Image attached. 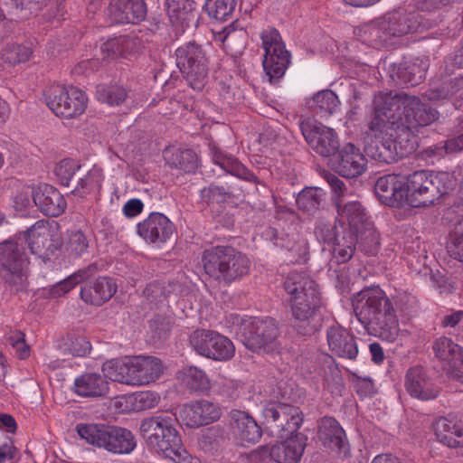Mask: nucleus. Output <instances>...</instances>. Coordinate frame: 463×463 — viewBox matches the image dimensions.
I'll use <instances>...</instances> for the list:
<instances>
[{"mask_svg": "<svg viewBox=\"0 0 463 463\" xmlns=\"http://www.w3.org/2000/svg\"><path fill=\"white\" fill-rule=\"evenodd\" d=\"M335 208L341 221L347 222L346 228L355 230L370 223L365 208L359 201H345V198L335 200Z\"/></svg>", "mask_w": 463, "mask_h": 463, "instance_id": "obj_34", "label": "nucleus"}, {"mask_svg": "<svg viewBox=\"0 0 463 463\" xmlns=\"http://www.w3.org/2000/svg\"><path fill=\"white\" fill-rule=\"evenodd\" d=\"M326 195L321 188L306 187L298 194L296 203L298 210L314 215L325 208Z\"/></svg>", "mask_w": 463, "mask_h": 463, "instance_id": "obj_43", "label": "nucleus"}, {"mask_svg": "<svg viewBox=\"0 0 463 463\" xmlns=\"http://www.w3.org/2000/svg\"><path fill=\"white\" fill-rule=\"evenodd\" d=\"M202 262L205 273L225 286L240 280L250 268L247 256L232 246L219 245L204 250Z\"/></svg>", "mask_w": 463, "mask_h": 463, "instance_id": "obj_6", "label": "nucleus"}, {"mask_svg": "<svg viewBox=\"0 0 463 463\" xmlns=\"http://www.w3.org/2000/svg\"><path fill=\"white\" fill-rule=\"evenodd\" d=\"M450 153L447 151L446 142L444 145H433L424 148L420 152V156L423 159H433V158H440L443 157L446 154Z\"/></svg>", "mask_w": 463, "mask_h": 463, "instance_id": "obj_62", "label": "nucleus"}, {"mask_svg": "<svg viewBox=\"0 0 463 463\" xmlns=\"http://www.w3.org/2000/svg\"><path fill=\"white\" fill-rule=\"evenodd\" d=\"M213 161L226 173L245 181L260 184L258 177L247 169L237 158L224 154L215 146H211Z\"/></svg>", "mask_w": 463, "mask_h": 463, "instance_id": "obj_39", "label": "nucleus"}, {"mask_svg": "<svg viewBox=\"0 0 463 463\" xmlns=\"http://www.w3.org/2000/svg\"><path fill=\"white\" fill-rule=\"evenodd\" d=\"M105 375L85 373L74 381L73 391L82 397H102L109 392V383Z\"/></svg>", "mask_w": 463, "mask_h": 463, "instance_id": "obj_36", "label": "nucleus"}, {"mask_svg": "<svg viewBox=\"0 0 463 463\" xmlns=\"http://www.w3.org/2000/svg\"><path fill=\"white\" fill-rule=\"evenodd\" d=\"M234 196L231 187H224L211 184L208 187L201 190V198L208 205L213 203H223L227 199Z\"/></svg>", "mask_w": 463, "mask_h": 463, "instance_id": "obj_53", "label": "nucleus"}, {"mask_svg": "<svg viewBox=\"0 0 463 463\" xmlns=\"http://www.w3.org/2000/svg\"><path fill=\"white\" fill-rule=\"evenodd\" d=\"M166 6L169 13L174 15L187 14L195 10L194 0H166Z\"/></svg>", "mask_w": 463, "mask_h": 463, "instance_id": "obj_58", "label": "nucleus"}, {"mask_svg": "<svg viewBox=\"0 0 463 463\" xmlns=\"http://www.w3.org/2000/svg\"><path fill=\"white\" fill-rule=\"evenodd\" d=\"M237 0H205V10L216 20L226 21L234 12Z\"/></svg>", "mask_w": 463, "mask_h": 463, "instance_id": "obj_50", "label": "nucleus"}, {"mask_svg": "<svg viewBox=\"0 0 463 463\" xmlns=\"http://www.w3.org/2000/svg\"><path fill=\"white\" fill-rule=\"evenodd\" d=\"M25 260L21 233L0 242V273L6 282L17 285L22 281Z\"/></svg>", "mask_w": 463, "mask_h": 463, "instance_id": "obj_17", "label": "nucleus"}, {"mask_svg": "<svg viewBox=\"0 0 463 463\" xmlns=\"http://www.w3.org/2000/svg\"><path fill=\"white\" fill-rule=\"evenodd\" d=\"M403 178L404 205L413 208L434 204L455 186V180L448 172L420 170Z\"/></svg>", "mask_w": 463, "mask_h": 463, "instance_id": "obj_5", "label": "nucleus"}, {"mask_svg": "<svg viewBox=\"0 0 463 463\" xmlns=\"http://www.w3.org/2000/svg\"><path fill=\"white\" fill-rule=\"evenodd\" d=\"M97 271V264H90L53 285L50 289V295L52 298L61 297L78 284L84 283L80 289L81 299L88 304L101 306L116 293L117 285L113 279L109 277L90 279Z\"/></svg>", "mask_w": 463, "mask_h": 463, "instance_id": "obj_7", "label": "nucleus"}, {"mask_svg": "<svg viewBox=\"0 0 463 463\" xmlns=\"http://www.w3.org/2000/svg\"><path fill=\"white\" fill-rule=\"evenodd\" d=\"M136 361L134 357L125 360L113 359L102 365L104 375L113 382L128 385H137Z\"/></svg>", "mask_w": 463, "mask_h": 463, "instance_id": "obj_35", "label": "nucleus"}, {"mask_svg": "<svg viewBox=\"0 0 463 463\" xmlns=\"http://www.w3.org/2000/svg\"><path fill=\"white\" fill-rule=\"evenodd\" d=\"M109 9L111 17L118 24H137L147 14L145 0H111Z\"/></svg>", "mask_w": 463, "mask_h": 463, "instance_id": "obj_30", "label": "nucleus"}, {"mask_svg": "<svg viewBox=\"0 0 463 463\" xmlns=\"http://www.w3.org/2000/svg\"><path fill=\"white\" fill-rule=\"evenodd\" d=\"M357 232L355 230L348 229L342 223L340 231L333 242V258L337 263H345L354 256L357 245Z\"/></svg>", "mask_w": 463, "mask_h": 463, "instance_id": "obj_37", "label": "nucleus"}, {"mask_svg": "<svg viewBox=\"0 0 463 463\" xmlns=\"http://www.w3.org/2000/svg\"><path fill=\"white\" fill-rule=\"evenodd\" d=\"M136 401L142 403L141 409H148L156 406L159 401V396L151 392H141L136 396Z\"/></svg>", "mask_w": 463, "mask_h": 463, "instance_id": "obj_63", "label": "nucleus"}, {"mask_svg": "<svg viewBox=\"0 0 463 463\" xmlns=\"http://www.w3.org/2000/svg\"><path fill=\"white\" fill-rule=\"evenodd\" d=\"M170 292L164 283L154 281L146 287L144 295L152 303H161L167 299Z\"/></svg>", "mask_w": 463, "mask_h": 463, "instance_id": "obj_55", "label": "nucleus"}, {"mask_svg": "<svg viewBox=\"0 0 463 463\" xmlns=\"http://www.w3.org/2000/svg\"><path fill=\"white\" fill-rule=\"evenodd\" d=\"M227 439L224 428L215 425L202 430L198 438V446L205 454L213 456L222 449Z\"/></svg>", "mask_w": 463, "mask_h": 463, "instance_id": "obj_42", "label": "nucleus"}, {"mask_svg": "<svg viewBox=\"0 0 463 463\" xmlns=\"http://www.w3.org/2000/svg\"><path fill=\"white\" fill-rule=\"evenodd\" d=\"M324 179L329 184L334 194L332 200L334 205L335 206V200L337 198H344L345 196V193L346 191L345 184L337 175L331 172H325Z\"/></svg>", "mask_w": 463, "mask_h": 463, "instance_id": "obj_59", "label": "nucleus"}, {"mask_svg": "<svg viewBox=\"0 0 463 463\" xmlns=\"http://www.w3.org/2000/svg\"><path fill=\"white\" fill-rule=\"evenodd\" d=\"M285 438V440L273 445L274 461L298 463L304 453L307 437L301 432H297Z\"/></svg>", "mask_w": 463, "mask_h": 463, "instance_id": "obj_32", "label": "nucleus"}, {"mask_svg": "<svg viewBox=\"0 0 463 463\" xmlns=\"http://www.w3.org/2000/svg\"><path fill=\"white\" fill-rule=\"evenodd\" d=\"M183 381L189 390L205 392L210 389V381L203 370L189 366L183 370Z\"/></svg>", "mask_w": 463, "mask_h": 463, "instance_id": "obj_49", "label": "nucleus"}, {"mask_svg": "<svg viewBox=\"0 0 463 463\" xmlns=\"http://www.w3.org/2000/svg\"><path fill=\"white\" fill-rule=\"evenodd\" d=\"M283 286L291 296L289 302L294 319L293 327L301 335H313L317 329L314 322L315 315L321 307L317 284L304 273L291 272Z\"/></svg>", "mask_w": 463, "mask_h": 463, "instance_id": "obj_4", "label": "nucleus"}, {"mask_svg": "<svg viewBox=\"0 0 463 463\" xmlns=\"http://www.w3.org/2000/svg\"><path fill=\"white\" fill-rule=\"evenodd\" d=\"M373 104L364 152L380 163L392 164L414 153L420 128L439 118L436 109L405 92H380Z\"/></svg>", "mask_w": 463, "mask_h": 463, "instance_id": "obj_1", "label": "nucleus"}, {"mask_svg": "<svg viewBox=\"0 0 463 463\" xmlns=\"http://www.w3.org/2000/svg\"><path fill=\"white\" fill-rule=\"evenodd\" d=\"M354 312L366 332L387 342L399 335V322L392 300L378 286L366 287L352 298Z\"/></svg>", "mask_w": 463, "mask_h": 463, "instance_id": "obj_2", "label": "nucleus"}, {"mask_svg": "<svg viewBox=\"0 0 463 463\" xmlns=\"http://www.w3.org/2000/svg\"><path fill=\"white\" fill-rule=\"evenodd\" d=\"M190 344L198 354L214 361L230 360L235 352L232 342L213 330L194 331L190 336Z\"/></svg>", "mask_w": 463, "mask_h": 463, "instance_id": "obj_15", "label": "nucleus"}, {"mask_svg": "<svg viewBox=\"0 0 463 463\" xmlns=\"http://www.w3.org/2000/svg\"><path fill=\"white\" fill-rule=\"evenodd\" d=\"M241 343L253 352L263 350L265 353H279L280 345L277 340L279 328L271 317L250 318L240 326Z\"/></svg>", "mask_w": 463, "mask_h": 463, "instance_id": "obj_9", "label": "nucleus"}, {"mask_svg": "<svg viewBox=\"0 0 463 463\" xmlns=\"http://www.w3.org/2000/svg\"><path fill=\"white\" fill-rule=\"evenodd\" d=\"M438 440L449 448H463V422L453 417H440L434 423Z\"/></svg>", "mask_w": 463, "mask_h": 463, "instance_id": "obj_33", "label": "nucleus"}, {"mask_svg": "<svg viewBox=\"0 0 463 463\" xmlns=\"http://www.w3.org/2000/svg\"><path fill=\"white\" fill-rule=\"evenodd\" d=\"M89 243L86 236L81 231L71 232L68 242V250L78 257L82 255L88 249Z\"/></svg>", "mask_w": 463, "mask_h": 463, "instance_id": "obj_56", "label": "nucleus"}, {"mask_svg": "<svg viewBox=\"0 0 463 463\" xmlns=\"http://www.w3.org/2000/svg\"><path fill=\"white\" fill-rule=\"evenodd\" d=\"M402 175H385L381 176L375 185L374 193L379 200L391 207L404 206V180Z\"/></svg>", "mask_w": 463, "mask_h": 463, "instance_id": "obj_27", "label": "nucleus"}, {"mask_svg": "<svg viewBox=\"0 0 463 463\" xmlns=\"http://www.w3.org/2000/svg\"><path fill=\"white\" fill-rule=\"evenodd\" d=\"M264 49L263 69L269 81L280 79L291 61V54L286 49L279 32L275 28L265 30L261 33Z\"/></svg>", "mask_w": 463, "mask_h": 463, "instance_id": "obj_12", "label": "nucleus"}, {"mask_svg": "<svg viewBox=\"0 0 463 463\" xmlns=\"http://www.w3.org/2000/svg\"><path fill=\"white\" fill-rule=\"evenodd\" d=\"M262 415L268 428L281 438L297 433L304 420L298 407L279 402L266 404Z\"/></svg>", "mask_w": 463, "mask_h": 463, "instance_id": "obj_13", "label": "nucleus"}, {"mask_svg": "<svg viewBox=\"0 0 463 463\" xmlns=\"http://www.w3.org/2000/svg\"><path fill=\"white\" fill-rule=\"evenodd\" d=\"M143 206L141 200L134 198L124 204L123 213L127 217H135L142 212Z\"/></svg>", "mask_w": 463, "mask_h": 463, "instance_id": "obj_64", "label": "nucleus"}, {"mask_svg": "<svg viewBox=\"0 0 463 463\" xmlns=\"http://www.w3.org/2000/svg\"><path fill=\"white\" fill-rule=\"evenodd\" d=\"M298 126L310 148L321 156L331 159L340 146L335 129L310 118L300 119Z\"/></svg>", "mask_w": 463, "mask_h": 463, "instance_id": "obj_16", "label": "nucleus"}, {"mask_svg": "<svg viewBox=\"0 0 463 463\" xmlns=\"http://www.w3.org/2000/svg\"><path fill=\"white\" fill-rule=\"evenodd\" d=\"M404 384L406 391L411 397L421 401L436 399L440 391L432 383L426 370L420 365L411 367L407 371Z\"/></svg>", "mask_w": 463, "mask_h": 463, "instance_id": "obj_26", "label": "nucleus"}, {"mask_svg": "<svg viewBox=\"0 0 463 463\" xmlns=\"http://www.w3.org/2000/svg\"><path fill=\"white\" fill-rule=\"evenodd\" d=\"M33 199L39 210L46 216L57 217L64 213L67 203L54 186L40 184L33 194Z\"/></svg>", "mask_w": 463, "mask_h": 463, "instance_id": "obj_29", "label": "nucleus"}, {"mask_svg": "<svg viewBox=\"0 0 463 463\" xmlns=\"http://www.w3.org/2000/svg\"><path fill=\"white\" fill-rule=\"evenodd\" d=\"M166 165L185 174L195 172L198 166L196 153L190 148L167 147L164 150Z\"/></svg>", "mask_w": 463, "mask_h": 463, "instance_id": "obj_38", "label": "nucleus"}, {"mask_svg": "<svg viewBox=\"0 0 463 463\" xmlns=\"http://www.w3.org/2000/svg\"><path fill=\"white\" fill-rule=\"evenodd\" d=\"M326 340L333 355L352 361L356 359L359 353L358 338L349 330L332 326L326 330Z\"/></svg>", "mask_w": 463, "mask_h": 463, "instance_id": "obj_24", "label": "nucleus"}, {"mask_svg": "<svg viewBox=\"0 0 463 463\" xmlns=\"http://www.w3.org/2000/svg\"><path fill=\"white\" fill-rule=\"evenodd\" d=\"M90 350V343L84 336L71 339L69 345V351L73 356H85Z\"/></svg>", "mask_w": 463, "mask_h": 463, "instance_id": "obj_60", "label": "nucleus"}, {"mask_svg": "<svg viewBox=\"0 0 463 463\" xmlns=\"http://www.w3.org/2000/svg\"><path fill=\"white\" fill-rule=\"evenodd\" d=\"M339 231L340 227L338 228L335 223L319 220L316 223L314 233L320 242L333 244Z\"/></svg>", "mask_w": 463, "mask_h": 463, "instance_id": "obj_54", "label": "nucleus"}, {"mask_svg": "<svg viewBox=\"0 0 463 463\" xmlns=\"http://www.w3.org/2000/svg\"><path fill=\"white\" fill-rule=\"evenodd\" d=\"M359 35L364 43L376 49L387 47L392 43V38L382 16L364 24Z\"/></svg>", "mask_w": 463, "mask_h": 463, "instance_id": "obj_40", "label": "nucleus"}, {"mask_svg": "<svg viewBox=\"0 0 463 463\" xmlns=\"http://www.w3.org/2000/svg\"><path fill=\"white\" fill-rule=\"evenodd\" d=\"M267 240L280 249L287 251L286 260L291 263L305 262L309 254L307 241L295 230L286 232L279 231L276 228L269 227L264 232Z\"/></svg>", "mask_w": 463, "mask_h": 463, "instance_id": "obj_21", "label": "nucleus"}, {"mask_svg": "<svg viewBox=\"0 0 463 463\" xmlns=\"http://www.w3.org/2000/svg\"><path fill=\"white\" fill-rule=\"evenodd\" d=\"M20 233L31 252L43 260H49L61 246L60 239L53 234L50 223L46 221H38Z\"/></svg>", "mask_w": 463, "mask_h": 463, "instance_id": "obj_18", "label": "nucleus"}, {"mask_svg": "<svg viewBox=\"0 0 463 463\" xmlns=\"http://www.w3.org/2000/svg\"><path fill=\"white\" fill-rule=\"evenodd\" d=\"M327 165L335 173L351 179L358 177L366 170L367 159L359 147L347 143L343 147L339 146Z\"/></svg>", "mask_w": 463, "mask_h": 463, "instance_id": "obj_20", "label": "nucleus"}, {"mask_svg": "<svg viewBox=\"0 0 463 463\" xmlns=\"http://www.w3.org/2000/svg\"><path fill=\"white\" fill-rule=\"evenodd\" d=\"M137 233L146 242L165 243L175 232L174 223L163 213H152L137 224Z\"/></svg>", "mask_w": 463, "mask_h": 463, "instance_id": "obj_23", "label": "nucleus"}, {"mask_svg": "<svg viewBox=\"0 0 463 463\" xmlns=\"http://www.w3.org/2000/svg\"><path fill=\"white\" fill-rule=\"evenodd\" d=\"M174 415L158 414L145 418L139 425V434L146 448L175 463H200L183 446Z\"/></svg>", "mask_w": 463, "mask_h": 463, "instance_id": "obj_3", "label": "nucleus"}, {"mask_svg": "<svg viewBox=\"0 0 463 463\" xmlns=\"http://www.w3.org/2000/svg\"><path fill=\"white\" fill-rule=\"evenodd\" d=\"M250 463H268L274 461L273 445H263L250 451L248 455Z\"/></svg>", "mask_w": 463, "mask_h": 463, "instance_id": "obj_57", "label": "nucleus"}, {"mask_svg": "<svg viewBox=\"0 0 463 463\" xmlns=\"http://www.w3.org/2000/svg\"><path fill=\"white\" fill-rule=\"evenodd\" d=\"M432 350L443 370L453 379L463 382V348L443 336L433 342Z\"/></svg>", "mask_w": 463, "mask_h": 463, "instance_id": "obj_22", "label": "nucleus"}, {"mask_svg": "<svg viewBox=\"0 0 463 463\" xmlns=\"http://www.w3.org/2000/svg\"><path fill=\"white\" fill-rule=\"evenodd\" d=\"M31 48L21 44H7L2 51V59L5 63L14 66L27 61L32 55Z\"/></svg>", "mask_w": 463, "mask_h": 463, "instance_id": "obj_52", "label": "nucleus"}, {"mask_svg": "<svg viewBox=\"0 0 463 463\" xmlns=\"http://www.w3.org/2000/svg\"><path fill=\"white\" fill-rule=\"evenodd\" d=\"M54 173L62 186L69 188L71 194L80 197L90 194L97 184L95 174L71 158L60 161Z\"/></svg>", "mask_w": 463, "mask_h": 463, "instance_id": "obj_14", "label": "nucleus"}, {"mask_svg": "<svg viewBox=\"0 0 463 463\" xmlns=\"http://www.w3.org/2000/svg\"><path fill=\"white\" fill-rule=\"evenodd\" d=\"M446 249L451 258L463 263V218L449 232Z\"/></svg>", "mask_w": 463, "mask_h": 463, "instance_id": "obj_51", "label": "nucleus"}, {"mask_svg": "<svg viewBox=\"0 0 463 463\" xmlns=\"http://www.w3.org/2000/svg\"><path fill=\"white\" fill-rule=\"evenodd\" d=\"M97 99L109 106L121 105L128 97V91L120 85H99L96 90Z\"/></svg>", "mask_w": 463, "mask_h": 463, "instance_id": "obj_46", "label": "nucleus"}, {"mask_svg": "<svg viewBox=\"0 0 463 463\" xmlns=\"http://www.w3.org/2000/svg\"><path fill=\"white\" fill-rule=\"evenodd\" d=\"M416 71H420L416 65H411L404 68H399L398 76L406 83L411 86L418 85L420 82L421 76H416Z\"/></svg>", "mask_w": 463, "mask_h": 463, "instance_id": "obj_61", "label": "nucleus"}, {"mask_svg": "<svg viewBox=\"0 0 463 463\" xmlns=\"http://www.w3.org/2000/svg\"><path fill=\"white\" fill-rule=\"evenodd\" d=\"M357 245L361 251L368 255H376L380 247L379 234L372 223L358 229Z\"/></svg>", "mask_w": 463, "mask_h": 463, "instance_id": "obj_45", "label": "nucleus"}, {"mask_svg": "<svg viewBox=\"0 0 463 463\" xmlns=\"http://www.w3.org/2000/svg\"><path fill=\"white\" fill-rule=\"evenodd\" d=\"M76 430L80 438L91 445L115 454H129L136 446L134 434L128 429L107 424L80 423Z\"/></svg>", "mask_w": 463, "mask_h": 463, "instance_id": "obj_8", "label": "nucleus"}, {"mask_svg": "<svg viewBox=\"0 0 463 463\" xmlns=\"http://www.w3.org/2000/svg\"><path fill=\"white\" fill-rule=\"evenodd\" d=\"M314 110L321 116H330L335 112L340 102L337 95L330 90H325L313 96Z\"/></svg>", "mask_w": 463, "mask_h": 463, "instance_id": "obj_48", "label": "nucleus"}, {"mask_svg": "<svg viewBox=\"0 0 463 463\" xmlns=\"http://www.w3.org/2000/svg\"><path fill=\"white\" fill-rule=\"evenodd\" d=\"M176 65L194 90H202L208 75V61L202 45L188 42L175 51Z\"/></svg>", "mask_w": 463, "mask_h": 463, "instance_id": "obj_10", "label": "nucleus"}, {"mask_svg": "<svg viewBox=\"0 0 463 463\" xmlns=\"http://www.w3.org/2000/svg\"><path fill=\"white\" fill-rule=\"evenodd\" d=\"M132 44V39L126 35L109 39L100 47L101 58L109 61L124 56L130 51Z\"/></svg>", "mask_w": 463, "mask_h": 463, "instance_id": "obj_44", "label": "nucleus"}, {"mask_svg": "<svg viewBox=\"0 0 463 463\" xmlns=\"http://www.w3.org/2000/svg\"><path fill=\"white\" fill-rule=\"evenodd\" d=\"M221 416V408L217 404L205 400L185 405L180 413L182 422L188 428L208 425L217 421Z\"/></svg>", "mask_w": 463, "mask_h": 463, "instance_id": "obj_25", "label": "nucleus"}, {"mask_svg": "<svg viewBox=\"0 0 463 463\" xmlns=\"http://www.w3.org/2000/svg\"><path fill=\"white\" fill-rule=\"evenodd\" d=\"M461 90H463V73L445 80L439 88L430 89L426 91V96L430 100H438L452 97Z\"/></svg>", "mask_w": 463, "mask_h": 463, "instance_id": "obj_47", "label": "nucleus"}, {"mask_svg": "<svg viewBox=\"0 0 463 463\" xmlns=\"http://www.w3.org/2000/svg\"><path fill=\"white\" fill-rule=\"evenodd\" d=\"M137 385H145L157 380L163 373V364L159 358L153 356H135Z\"/></svg>", "mask_w": 463, "mask_h": 463, "instance_id": "obj_41", "label": "nucleus"}, {"mask_svg": "<svg viewBox=\"0 0 463 463\" xmlns=\"http://www.w3.org/2000/svg\"><path fill=\"white\" fill-rule=\"evenodd\" d=\"M318 439L322 444L345 456L349 454V443L344 429L333 417H323L318 425Z\"/></svg>", "mask_w": 463, "mask_h": 463, "instance_id": "obj_28", "label": "nucleus"}, {"mask_svg": "<svg viewBox=\"0 0 463 463\" xmlns=\"http://www.w3.org/2000/svg\"><path fill=\"white\" fill-rule=\"evenodd\" d=\"M230 427L232 433L241 441L255 443L262 436V429L248 412L232 410L230 414Z\"/></svg>", "mask_w": 463, "mask_h": 463, "instance_id": "obj_31", "label": "nucleus"}, {"mask_svg": "<svg viewBox=\"0 0 463 463\" xmlns=\"http://www.w3.org/2000/svg\"><path fill=\"white\" fill-rule=\"evenodd\" d=\"M46 105L56 116L72 118L81 115L87 107L88 99L80 90L63 85H51L43 92Z\"/></svg>", "mask_w": 463, "mask_h": 463, "instance_id": "obj_11", "label": "nucleus"}, {"mask_svg": "<svg viewBox=\"0 0 463 463\" xmlns=\"http://www.w3.org/2000/svg\"><path fill=\"white\" fill-rule=\"evenodd\" d=\"M382 17L392 40L422 32L429 27L428 22L419 12L408 11L402 7L389 11Z\"/></svg>", "mask_w": 463, "mask_h": 463, "instance_id": "obj_19", "label": "nucleus"}]
</instances>
